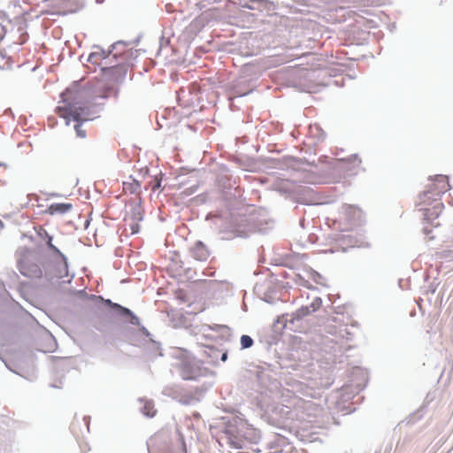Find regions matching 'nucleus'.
Returning <instances> with one entry per match:
<instances>
[{"mask_svg":"<svg viewBox=\"0 0 453 453\" xmlns=\"http://www.w3.org/2000/svg\"><path fill=\"white\" fill-rule=\"evenodd\" d=\"M449 189L448 176L439 174L429 179V183L426 190L420 194L418 202L426 220L433 221L442 212L444 205L441 202V196Z\"/></svg>","mask_w":453,"mask_h":453,"instance_id":"1","label":"nucleus"},{"mask_svg":"<svg viewBox=\"0 0 453 453\" xmlns=\"http://www.w3.org/2000/svg\"><path fill=\"white\" fill-rule=\"evenodd\" d=\"M16 256L18 270L23 276L30 279L42 278V267L35 252L27 247H20Z\"/></svg>","mask_w":453,"mask_h":453,"instance_id":"2","label":"nucleus"},{"mask_svg":"<svg viewBox=\"0 0 453 453\" xmlns=\"http://www.w3.org/2000/svg\"><path fill=\"white\" fill-rule=\"evenodd\" d=\"M58 113L61 118L65 119V123L69 125L73 121L74 129L78 137H86V129L83 128V122L89 119L88 111L86 107H58Z\"/></svg>","mask_w":453,"mask_h":453,"instance_id":"3","label":"nucleus"},{"mask_svg":"<svg viewBox=\"0 0 453 453\" xmlns=\"http://www.w3.org/2000/svg\"><path fill=\"white\" fill-rule=\"evenodd\" d=\"M73 210V204L70 203H55L47 207L45 212L49 215H63Z\"/></svg>","mask_w":453,"mask_h":453,"instance_id":"4","label":"nucleus"},{"mask_svg":"<svg viewBox=\"0 0 453 453\" xmlns=\"http://www.w3.org/2000/svg\"><path fill=\"white\" fill-rule=\"evenodd\" d=\"M191 254L196 259L200 261H204L209 257V251L202 242H197L195 243L191 249Z\"/></svg>","mask_w":453,"mask_h":453,"instance_id":"5","label":"nucleus"},{"mask_svg":"<svg viewBox=\"0 0 453 453\" xmlns=\"http://www.w3.org/2000/svg\"><path fill=\"white\" fill-rule=\"evenodd\" d=\"M104 51L98 50L89 54L88 61L94 65H102V60H104Z\"/></svg>","mask_w":453,"mask_h":453,"instance_id":"6","label":"nucleus"},{"mask_svg":"<svg viewBox=\"0 0 453 453\" xmlns=\"http://www.w3.org/2000/svg\"><path fill=\"white\" fill-rule=\"evenodd\" d=\"M123 188L126 192H129L130 194H139L141 191V184L137 180H132V181L124 182Z\"/></svg>","mask_w":453,"mask_h":453,"instance_id":"7","label":"nucleus"},{"mask_svg":"<svg viewBox=\"0 0 453 453\" xmlns=\"http://www.w3.org/2000/svg\"><path fill=\"white\" fill-rule=\"evenodd\" d=\"M114 310H116L122 316L131 317V322L134 324L136 323L138 320V318L129 309L123 307L119 303L115 305Z\"/></svg>","mask_w":453,"mask_h":453,"instance_id":"8","label":"nucleus"},{"mask_svg":"<svg viewBox=\"0 0 453 453\" xmlns=\"http://www.w3.org/2000/svg\"><path fill=\"white\" fill-rule=\"evenodd\" d=\"M142 213L139 207H136L133 210L132 214L126 219L127 221H136L139 222L142 220Z\"/></svg>","mask_w":453,"mask_h":453,"instance_id":"9","label":"nucleus"},{"mask_svg":"<svg viewBox=\"0 0 453 453\" xmlns=\"http://www.w3.org/2000/svg\"><path fill=\"white\" fill-rule=\"evenodd\" d=\"M142 411L148 417H154L157 411L154 409L152 403L146 402L143 405Z\"/></svg>","mask_w":453,"mask_h":453,"instance_id":"10","label":"nucleus"},{"mask_svg":"<svg viewBox=\"0 0 453 453\" xmlns=\"http://www.w3.org/2000/svg\"><path fill=\"white\" fill-rule=\"evenodd\" d=\"M241 344L243 349L250 348L253 344V340L249 335H242L241 337Z\"/></svg>","mask_w":453,"mask_h":453,"instance_id":"11","label":"nucleus"},{"mask_svg":"<svg viewBox=\"0 0 453 453\" xmlns=\"http://www.w3.org/2000/svg\"><path fill=\"white\" fill-rule=\"evenodd\" d=\"M128 222H129L128 224L130 226V228H131V233L132 234L138 233L139 229H140L138 222H136V221H128Z\"/></svg>","mask_w":453,"mask_h":453,"instance_id":"12","label":"nucleus"},{"mask_svg":"<svg viewBox=\"0 0 453 453\" xmlns=\"http://www.w3.org/2000/svg\"><path fill=\"white\" fill-rule=\"evenodd\" d=\"M96 298L101 300L104 303H105L107 306L111 307V309H115V305L118 304V303L111 302L110 299H104L102 296H96Z\"/></svg>","mask_w":453,"mask_h":453,"instance_id":"13","label":"nucleus"},{"mask_svg":"<svg viewBox=\"0 0 453 453\" xmlns=\"http://www.w3.org/2000/svg\"><path fill=\"white\" fill-rule=\"evenodd\" d=\"M47 244H48V247L53 252L59 253V250H58V248L56 246H54L53 243H52V237L51 236H48Z\"/></svg>","mask_w":453,"mask_h":453,"instance_id":"14","label":"nucleus"},{"mask_svg":"<svg viewBox=\"0 0 453 453\" xmlns=\"http://www.w3.org/2000/svg\"><path fill=\"white\" fill-rule=\"evenodd\" d=\"M160 186H161V178H159L158 176H156L154 184L151 188L153 191H156L157 188H160Z\"/></svg>","mask_w":453,"mask_h":453,"instance_id":"15","label":"nucleus"},{"mask_svg":"<svg viewBox=\"0 0 453 453\" xmlns=\"http://www.w3.org/2000/svg\"><path fill=\"white\" fill-rule=\"evenodd\" d=\"M229 444L234 449H242V443L240 441H235L234 440H230L229 441Z\"/></svg>","mask_w":453,"mask_h":453,"instance_id":"16","label":"nucleus"},{"mask_svg":"<svg viewBox=\"0 0 453 453\" xmlns=\"http://www.w3.org/2000/svg\"><path fill=\"white\" fill-rule=\"evenodd\" d=\"M226 358H227V354H226V353H224V354L222 355L221 360H222V361H226Z\"/></svg>","mask_w":453,"mask_h":453,"instance_id":"17","label":"nucleus"},{"mask_svg":"<svg viewBox=\"0 0 453 453\" xmlns=\"http://www.w3.org/2000/svg\"><path fill=\"white\" fill-rule=\"evenodd\" d=\"M43 233H45L46 236H50L47 233H46V230H43Z\"/></svg>","mask_w":453,"mask_h":453,"instance_id":"18","label":"nucleus"}]
</instances>
